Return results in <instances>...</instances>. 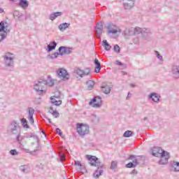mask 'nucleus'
Returning <instances> with one entry per match:
<instances>
[{
  "label": "nucleus",
  "instance_id": "obj_7",
  "mask_svg": "<svg viewBox=\"0 0 179 179\" xmlns=\"http://www.w3.org/2000/svg\"><path fill=\"white\" fill-rule=\"evenodd\" d=\"M45 83H47L45 80L43 78H40L38 80V83L34 84V90H36V92H38V94L41 95L44 93V91L43 90V86H45Z\"/></svg>",
  "mask_w": 179,
  "mask_h": 179
},
{
  "label": "nucleus",
  "instance_id": "obj_55",
  "mask_svg": "<svg viewBox=\"0 0 179 179\" xmlns=\"http://www.w3.org/2000/svg\"><path fill=\"white\" fill-rule=\"evenodd\" d=\"M122 75H127V73L125 71H122Z\"/></svg>",
  "mask_w": 179,
  "mask_h": 179
},
{
  "label": "nucleus",
  "instance_id": "obj_51",
  "mask_svg": "<svg viewBox=\"0 0 179 179\" xmlns=\"http://www.w3.org/2000/svg\"><path fill=\"white\" fill-rule=\"evenodd\" d=\"M131 94H130V92H129L127 94V100H128L131 97Z\"/></svg>",
  "mask_w": 179,
  "mask_h": 179
},
{
  "label": "nucleus",
  "instance_id": "obj_8",
  "mask_svg": "<svg viewBox=\"0 0 179 179\" xmlns=\"http://www.w3.org/2000/svg\"><path fill=\"white\" fill-rule=\"evenodd\" d=\"M56 73L61 79L62 80H69V78H71V76L69 75V73L65 69H59Z\"/></svg>",
  "mask_w": 179,
  "mask_h": 179
},
{
  "label": "nucleus",
  "instance_id": "obj_21",
  "mask_svg": "<svg viewBox=\"0 0 179 179\" xmlns=\"http://www.w3.org/2000/svg\"><path fill=\"white\" fill-rule=\"evenodd\" d=\"M102 103L103 101H101V97L96 96V103H94L92 107H94V108H100V107H101Z\"/></svg>",
  "mask_w": 179,
  "mask_h": 179
},
{
  "label": "nucleus",
  "instance_id": "obj_38",
  "mask_svg": "<svg viewBox=\"0 0 179 179\" xmlns=\"http://www.w3.org/2000/svg\"><path fill=\"white\" fill-rule=\"evenodd\" d=\"M113 50L115 51V52H117V54H120V52H121V48L118 45H114Z\"/></svg>",
  "mask_w": 179,
  "mask_h": 179
},
{
  "label": "nucleus",
  "instance_id": "obj_29",
  "mask_svg": "<svg viewBox=\"0 0 179 179\" xmlns=\"http://www.w3.org/2000/svg\"><path fill=\"white\" fill-rule=\"evenodd\" d=\"M13 16L14 17H17L18 20H22V17L23 16V14L22 13H20L19 10H15L13 12Z\"/></svg>",
  "mask_w": 179,
  "mask_h": 179
},
{
  "label": "nucleus",
  "instance_id": "obj_25",
  "mask_svg": "<svg viewBox=\"0 0 179 179\" xmlns=\"http://www.w3.org/2000/svg\"><path fill=\"white\" fill-rule=\"evenodd\" d=\"M49 113L55 117V118H58L59 117V113L57 111V110H54L52 107L50 108Z\"/></svg>",
  "mask_w": 179,
  "mask_h": 179
},
{
  "label": "nucleus",
  "instance_id": "obj_41",
  "mask_svg": "<svg viewBox=\"0 0 179 179\" xmlns=\"http://www.w3.org/2000/svg\"><path fill=\"white\" fill-rule=\"evenodd\" d=\"M110 169L112 170H115L117 169V162L113 161L110 164Z\"/></svg>",
  "mask_w": 179,
  "mask_h": 179
},
{
  "label": "nucleus",
  "instance_id": "obj_14",
  "mask_svg": "<svg viewBox=\"0 0 179 179\" xmlns=\"http://www.w3.org/2000/svg\"><path fill=\"white\" fill-rule=\"evenodd\" d=\"M55 99H59V96H52L50 97L52 104H54V106H56L57 107L61 106V104H62V101L57 100Z\"/></svg>",
  "mask_w": 179,
  "mask_h": 179
},
{
  "label": "nucleus",
  "instance_id": "obj_59",
  "mask_svg": "<svg viewBox=\"0 0 179 179\" xmlns=\"http://www.w3.org/2000/svg\"><path fill=\"white\" fill-rule=\"evenodd\" d=\"M10 1H14V0H10Z\"/></svg>",
  "mask_w": 179,
  "mask_h": 179
},
{
  "label": "nucleus",
  "instance_id": "obj_43",
  "mask_svg": "<svg viewBox=\"0 0 179 179\" xmlns=\"http://www.w3.org/2000/svg\"><path fill=\"white\" fill-rule=\"evenodd\" d=\"M27 138H34V139L36 140V141L37 142V143H38L39 142V139H38V136H36V135H31Z\"/></svg>",
  "mask_w": 179,
  "mask_h": 179
},
{
  "label": "nucleus",
  "instance_id": "obj_56",
  "mask_svg": "<svg viewBox=\"0 0 179 179\" xmlns=\"http://www.w3.org/2000/svg\"><path fill=\"white\" fill-rule=\"evenodd\" d=\"M143 121H148V117H144Z\"/></svg>",
  "mask_w": 179,
  "mask_h": 179
},
{
  "label": "nucleus",
  "instance_id": "obj_23",
  "mask_svg": "<svg viewBox=\"0 0 179 179\" xmlns=\"http://www.w3.org/2000/svg\"><path fill=\"white\" fill-rule=\"evenodd\" d=\"M9 30L6 29V27L5 28L4 31H2V32H0V43L1 41H3V40H5L6 38V36H8Z\"/></svg>",
  "mask_w": 179,
  "mask_h": 179
},
{
  "label": "nucleus",
  "instance_id": "obj_6",
  "mask_svg": "<svg viewBox=\"0 0 179 179\" xmlns=\"http://www.w3.org/2000/svg\"><path fill=\"white\" fill-rule=\"evenodd\" d=\"M89 126L86 124H83V123L77 124V132L80 136H85V135H87L89 134Z\"/></svg>",
  "mask_w": 179,
  "mask_h": 179
},
{
  "label": "nucleus",
  "instance_id": "obj_34",
  "mask_svg": "<svg viewBox=\"0 0 179 179\" xmlns=\"http://www.w3.org/2000/svg\"><path fill=\"white\" fill-rule=\"evenodd\" d=\"M106 29L108 30H112V29H115V24L111 23V22H108L107 24H106Z\"/></svg>",
  "mask_w": 179,
  "mask_h": 179
},
{
  "label": "nucleus",
  "instance_id": "obj_54",
  "mask_svg": "<svg viewBox=\"0 0 179 179\" xmlns=\"http://www.w3.org/2000/svg\"><path fill=\"white\" fill-rule=\"evenodd\" d=\"M130 86L131 87H135V85H134V84H130Z\"/></svg>",
  "mask_w": 179,
  "mask_h": 179
},
{
  "label": "nucleus",
  "instance_id": "obj_3",
  "mask_svg": "<svg viewBox=\"0 0 179 179\" xmlns=\"http://www.w3.org/2000/svg\"><path fill=\"white\" fill-rule=\"evenodd\" d=\"M3 59V62L6 68L8 71H13L15 66V57H13V54L6 52L4 55L2 56Z\"/></svg>",
  "mask_w": 179,
  "mask_h": 179
},
{
  "label": "nucleus",
  "instance_id": "obj_22",
  "mask_svg": "<svg viewBox=\"0 0 179 179\" xmlns=\"http://www.w3.org/2000/svg\"><path fill=\"white\" fill-rule=\"evenodd\" d=\"M59 16H62V12H55L50 15L49 19L50 20H55Z\"/></svg>",
  "mask_w": 179,
  "mask_h": 179
},
{
  "label": "nucleus",
  "instance_id": "obj_58",
  "mask_svg": "<svg viewBox=\"0 0 179 179\" xmlns=\"http://www.w3.org/2000/svg\"><path fill=\"white\" fill-rule=\"evenodd\" d=\"M43 135H45V133L44 131H43Z\"/></svg>",
  "mask_w": 179,
  "mask_h": 179
},
{
  "label": "nucleus",
  "instance_id": "obj_40",
  "mask_svg": "<svg viewBox=\"0 0 179 179\" xmlns=\"http://www.w3.org/2000/svg\"><path fill=\"white\" fill-rule=\"evenodd\" d=\"M118 33V30L113 29H109L108 31V34H117Z\"/></svg>",
  "mask_w": 179,
  "mask_h": 179
},
{
  "label": "nucleus",
  "instance_id": "obj_11",
  "mask_svg": "<svg viewBox=\"0 0 179 179\" xmlns=\"http://www.w3.org/2000/svg\"><path fill=\"white\" fill-rule=\"evenodd\" d=\"M95 34L98 38H100L101 34H103V23L101 22H98L95 26Z\"/></svg>",
  "mask_w": 179,
  "mask_h": 179
},
{
  "label": "nucleus",
  "instance_id": "obj_42",
  "mask_svg": "<svg viewBox=\"0 0 179 179\" xmlns=\"http://www.w3.org/2000/svg\"><path fill=\"white\" fill-rule=\"evenodd\" d=\"M155 54L157 56V58H158V59H159L160 61H162L163 59V56L160 55V53L157 51H155Z\"/></svg>",
  "mask_w": 179,
  "mask_h": 179
},
{
  "label": "nucleus",
  "instance_id": "obj_57",
  "mask_svg": "<svg viewBox=\"0 0 179 179\" xmlns=\"http://www.w3.org/2000/svg\"><path fill=\"white\" fill-rule=\"evenodd\" d=\"M95 120H96V123L99 122V118H97V117H95Z\"/></svg>",
  "mask_w": 179,
  "mask_h": 179
},
{
  "label": "nucleus",
  "instance_id": "obj_39",
  "mask_svg": "<svg viewBox=\"0 0 179 179\" xmlns=\"http://www.w3.org/2000/svg\"><path fill=\"white\" fill-rule=\"evenodd\" d=\"M10 155H11V156H17V155H19V152H17V150L13 149L10 150Z\"/></svg>",
  "mask_w": 179,
  "mask_h": 179
},
{
  "label": "nucleus",
  "instance_id": "obj_33",
  "mask_svg": "<svg viewBox=\"0 0 179 179\" xmlns=\"http://www.w3.org/2000/svg\"><path fill=\"white\" fill-rule=\"evenodd\" d=\"M132 135H134V133L132 132V131L127 130L124 133L123 136L124 138H131Z\"/></svg>",
  "mask_w": 179,
  "mask_h": 179
},
{
  "label": "nucleus",
  "instance_id": "obj_20",
  "mask_svg": "<svg viewBox=\"0 0 179 179\" xmlns=\"http://www.w3.org/2000/svg\"><path fill=\"white\" fill-rule=\"evenodd\" d=\"M101 89L105 94H110V92H111V87L108 85H103Z\"/></svg>",
  "mask_w": 179,
  "mask_h": 179
},
{
  "label": "nucleus",
  "instance_id": "obj_4",
  "mask_svg": "<svg viewBox=\"0 0 179 179\" xmlns=\"http://www.w3.org/2000/svg\"><path fill=\"white\" fill-rule=\"evenodd\" d=\"M7 131L10 135H16V134H19L20 132V126L19 125V122L16 120L11 121Z\"/></svg>",
  "mask_w": 179,
  "mask_h": 179
},
{
  "label": "nucleus",
  "instance_id": "obj_10",
  "mask_svg": "<svg viewBox=\"0 0 179 179\" xmlns=\"http://www.w3.org/2000/svg\"><path fill=\"white\" fill-rule=\"evenodd\" d=\"M71 48H68L66 46H60L58 49L59 55H69L72 51Z\"/></svg>",
  "mask_w": 179,
  "mask_h": 179
},
{
  "label": "nucleus",
  "instance_id": "obj_44",
  "mask_svg": "<svg viewBox=\"0 0 179 179\" xmlns=\"http://www.w3.org/2000/svg\"><path fill=\"white\" fill-rule=\"evenodd\" d=\"M97 102V96L96 97H94L89 103L90 106H92V104H93L94 103H96Z\"/></svg>",
  "mask_w": 179,
  "mask_h": 179
},
{
  "label": "nucleus",
  "instance_id": "obj_35",
  "mask_svg": "<svg viewBox=\"0 0 179 179\" xmlns=\"http://www.w3.org/2000/svg\"><path fill=\"white\" fill-rule=\"evenodd\" d=\"M143 31V29L140 27H136L134 29V34H140V33H141L142 34Z\"/></svg>",
  "mask_w": 179,
  "mask_h": 179
},
{
  "label": "nucleus",
  "instance_id": "obj_28",
  "mask_svg": "<svg viewBox=\"0 0 179 179\" xmlns=\"http://www.w3.org/2000/svg\"><path fill=\"white\" fill-rule=\"evenodd\" d=\"M103 43V47L105 48L106 51H110L111 50V46L108 44V42H107V40H103L102 41Z\"/></svg>",
  "mask_w": 179,
  "mask_h": 179
},
{
  "label": "nucleus",
  "instance_id": "obj_17",
  "mask_svg": "<svg viewBox=\"0 0 179 179\" xmlns=\"http://www.w3.org/2000/svg\"><path fill=\"white\" fill-rule=\"evenodd\" d=\"M142 36L145 40H148V37H150L152 36V32H150V29L143 28V32H142Z\"/></svg>",
  "mask_w": 179,
  "mask_h": 179
},
{
  "label": "nucleus",
  "instance_id": "obj_53",
  "mask_svg": "<svg viewBox=\"0 0 179 179\" xmlns=\"http://www.w3.org/2000/svg\"><path fill=\"white\" fill-rule=\"evenodd\" d=\"M4 10L3 8H0V13H3Z\"/></svg>",
  "mask_w": 179,
  "mask_h": 179
},
{
  "label": "nucleus",
  "instance_id": "obj_19",
  "mask_svg": "<svg viewBox=\"0 0 179 179\" xmlns=\"http://www.w3.org/2000/svg\"><path fill=\"white\" fill-rule=\"evenodd\" d=\"M94 64H95L94 72L96 73H99L100 71H101V64H100V62H99V59H94Z\"/></svg>",
  "mask_w": 179,
  "mask_h": 179
},
{
  "label": "nucleus",
  "instance_id": "obj_37",
  "mask_svg": "<svg viewBox=\"0 0 179 179\" xmlns=\"http://www.w3.org/2000/svg\"><path fill=\"white\" fill-rule=\"evenodd\" d=\"M5 22L1 21L0 22V32L5 31Z\"/></svg>",
  "mask_w": 179,
  "mask_h": 179
},
{
  "label": "nucleus",
  "instance_id": "obj_50",
  "mask_svg": "<svg viewBox=\"0 0 179 179\" xmlns=\"http://www.w3.org/2000/svg\"><path fill=\"white\" fill-rule=\"evenodd\" d=\"M131 174H134V176H136V174H138V171L136 170V169H134V170L131 171Z\"/></svg>",
  "mask_w": 179,
  "mask_h": 179
},
{
  "label": "nucleus",
  "instance_id": "obj_16",
  "mask_svg": "<svg viewBox=\"0 0 179 179\" xmlns=\"http://www.w3.org/2000/svg\"><path fill=\"white\" fill-rule=\"evenodd\" d=\"M134 5H135V2L134 1H124L123 2V8L125 10L132 9L134 8Z\"/></svg>",
  "mask_w": 179,
  "mask_h": 179
},
{
  "label": "nucleus",
  "instance_id": "obj_12",
  "mask_svg": "<svg viewBox=\"0 0 179 179\" xmlns=\"http://www.w3.org/2000/svg\"><path fill=\"white\" fill-rule=\"evenodd\" d=\"M33 115H34V108H29L27 118L31 125H33V124H34V118L33 117Z\"/></svg>",
  "mask_w": 179,
  "mask_h": 179
},
{
  "label": "nucleus",
  "instance_id": "obj_9",
  "mask_svg": "<svg viewBox=\"0 0 179 179\" xmlns=\"http://www.w3.org/2000/svg\"><path fill=\"white\" fill-rule=\"evenodd\" d=\"M74 73H76L78 76L83 78V76H88V75H90V69L89 68L85 69V70L76 69V70H74Z\"/></svg>",
  "mask_w": 179,
  "mask_h": 179
},
{
  "label": "nucleus",
  "instance_id": "obj_2",
  "mask_svg": "<svg viewBox=\"0 0 179 179\" xmlns=\"http://www.w3.org/2000/svg\"><path fill=\"white\" fill-rule=\"evenodd\" d=\"M152 156L155 157H161V160L159 162V164H167L169 163V159H170V154L169 152L161 149L160 147H154L152 152Z\"/></svg>",
  "mask_w": 179,
  "mask_h": 179
},
{
  "label": "nucleus",
  "instance_id": "obj_31",
  "mask_svg": "<svg viewBox=\"0 0 179 179\" xmlns=\"http://www.w3.org/2000/svg\"><path fill=\"white\" fill-rule=\"evenodd\" d=\"M172 167L174 169V171L178 172L179 171V162L173 161L172 164Z\"/></svg>",
  "mask_w": 179,
  "mask_h": 179
},
{
  "label": "nucleus",
  "instance_id": "obj_47",
  "mask_svg": "<svg viewBox=\"0 0 179 179\" xmlns=\"http://www.w3.org/2000/svg\"><path fill=\"white\" fill-rule=\"evenodd\" d=\"M60 161L65 162V155L61 153L59 154Z\"/></svg>",
  "mask_w": 179,
  "mask_h": 179
},
{
  "label": "nucleus",
  "instance_id": "obj_48",
  "mask_svg": "<svg viewBox=\"0 0 179 179\" xmlns=\"http://www.w3.org/2000/svg\"><path fill=\"white\" fill-rule=\"evenodd\" d=\"M56 132L59 136H62V131H61V129H59V128L56 129Z\"/></svg>",
  "mask_w": 179,
  "mask_h": 179
},
{
  "label": "nucleus",
  "instance_id": "obj_46",
  "mask_svg": "<svg viewBox=\"0 0 179 179\" xmlns=\"http://www.w3.org/2000/svg\"><path fill=\"white\" fill-rule=\"evenodd\" d=\"M74 166H78V167H83L82 163L80 161H75Z\"/></svg>",
  "mask_w": 179,
  "mask_h": 179
},
{
  "label": "nucleus",
  "instance_id": "obj_24",
  "mask_svg": "<svg viewBox=\"0 0 179 179\" xmlns=\"http://www.w3.org/2000/svg\"><path fill=\"white\" fill-rule=\"evenodd\" d=\"M70 26H71L70 23L64 22L59 25V29H60L61 31H64V30H66Z\"/></svg>",
  "mask_w": 179,
  "mask_h": 179
},
{
  "label": "nucleus",
  "instance_id": "obj_18",
  "mask_svg": "<svg viewBox=\"0 0 179 179\" xmlns=\"http://www.w3.org/2000/svg\"><path fill=\"white\" fill-rule=\"evenodd\" d=\"M18 6L22 9H27V8H29V1L27 0H20Z\"/></svg>",
  "mask_w": 179,
  "mask_h": 179
},
{
  "label": "nucleus",
  "instance_id": "obj_15",
  "mask_svg": "<svg viewBox=\"0 0 179 179\" xmlns=\"http://www.w3.org/2000/svg\"><path fill=\"white\" fill-rule=\"evenodd\" d=\"M57 45H58V43H57L55 41H51L50 44L47 46V52H51V51H53V50H55V48H57Z\"/></svg>",
  "mask_w": 179,
  "mask_h": 179
},
{
  "label": "nucleus",
  "instance_id": "obj_32",
  "mask_svg": "<svg viewBox=\"0 0 179 179\" xmlns=\"http://www.w3.org/2000/svg\"><path fill=\"white\" fill-rule=\"evenodd\" d=\"M45 82H46L45 85L50 86V87L54 86V85H55V82L54 79L45 80Z\"/></svg>",
  "mask_w": 179,
  "mask_h": 179
},
{
  "label": "nucleus",
  "instance_id": "obj_52",
  "mask_svg": "<svg viewBox=\"0 0 179 179\" xmlns=\"http://www.w3.org/2000/svg\"><path fill=\"white\" fill-rule=\"evenodd\" d=\"M135 2V0H125L124 2Z\"/></svg>",
  "mask_w": 179,
  "mask_h": 179
},
{
  "label": "nucleus",
  "instance_id": "obj_49",
  "mask_svg": "<svg viewBox=\"0 0 179 179\" xmlns=\"http://www.w3.org/2000/svg\"><path fill=\"white\" fill-rule=\"evenodd\" d=\"M115 64L116 65H119V66H124V64H122V62H120V61H116L115 62Z\"/></svg>",
  "mask_w": 179,
  "mask_h": 179
},
{
  "label": "nucleus",
  "instance_id": "obj_5",
  "mask_svg": "<svg viewBox=\"0 0 179 179\" xmlns=\"http://www.w3.org/2000/svg\"><path fill=\"white\" fill-rule=\"evenodd\" d=\"M139 157L136 155H129L127 160H131L132 162H129L126 164L125 167L127 169H135L138 164H139Z\"/></svg>",
  "mask_w": 179,
  "mask_h": 179
},
{
  "label": "nucleus",
  "instance_id": "obj_45",
  "mask_svg": "<svg viewBox=\"0 0 179 179\" xmlns=\"http://www.w3.org/2000/svg\"><path fill=\"white\" fill-rule=\"evenodd\" d=\"M15 135H17L16 136L17 142H20V141H22V138H20V135H21L20 131L19 133H17Z\"/></svg>",
  "mask_w": 179,
  "mask_h": 179
},
{
  "label": "nucleus",
  "instance_id": "obj_30",
  "mask_svg": "<svg viewBox=\"0 0 179 179\" xmlns=\"http://www.w3.org/2000/svg\"><path fill=\"white\" fill-rule=\"evenodd\" d=\"M87 86L88 90H92L94 86V82L92 80L87 81Z\"/></svg>",
  "mask_w": 179,
  "mask_h": 179
},
{
  "label": "nucleus",
  "instance_id": "obj_27",
  "mask_svg": "<svg viewBox=\"0 0 179 179\" xmlns=\"http://www.w3.org/2000/svg\"><path fill=\"white\" fill-rule=\"evenodd\" d=\"M20 122H21V124H22L23 128H25L27 129H29V128H30L29 124H27V120H26V118L23 117V118L20 119Z\"/></svg>",
  "mask_w": 179,
  "mask_h": 179
},
{
  "label": "nucleus",
  "instance_id": "obj_26",
  "mask_svg": "<svg viewBox=\"0 0 179 179\" xmlns=\"http://www.w3.org/2000/svg\"><path fill=\"white\" fill-rule=\"evenodd\" d=\"M20 170L22 173H29V171H30V167L29 166V165H22V166L20 167Z\"/></svg>",
  "mask_w": 179,
  "mask_h": 179
},
{
  "label": "nucleus",
  "instance_id": "obj_36",
  "mask_svg": "<svg viewBox=\"0 0 179 179\" xmlns=\"http://www.w3.org/2000/svg\"><path fill=\"white\" fill-rule=\"evenodd\" d=\"M58 55H59V53L58 52H55L53 55H48V57L50 59H55V58H58Z\"/></svg>",
  "mask_w": 179,
  "mask_h": 179
},
{
  "label": "nucleus",
  "instance_id": "obj_1",
  "mask_svg": "<svg viewBox=\"0 0 179 179\" xmlns=\"http://www.w3.org/2000/svg\"><path fill=\"white\" fill-rule=\"evenodd\" d=\"M87 159L89 160L90 164L94 166V167H97V169L94 173V177H95V178H99L100 176H103V169H106V165L101 164L100 160H99V158H97L96 156L87 155Z\"/></svg>",
  "mask_w": 179,
  "mask_h": 179
},
{
  "label": "nucleus",
  "instance_id": "obj_13",
  "mask_svg": "<svg viewBox=\"0 0 179 179\" xmlns=\"http://www.w3.org/2000/svg\"><path fill=\"white\" fill-rule=\"evenodd\" d=\"M148 99L152 100V101H154L155 103H158L159 101H160V96H159V94L156 92H152L148 96Z\"/></svg>",
  "mask_w": 179,
  "mask_h": 179
}]
</instances>
